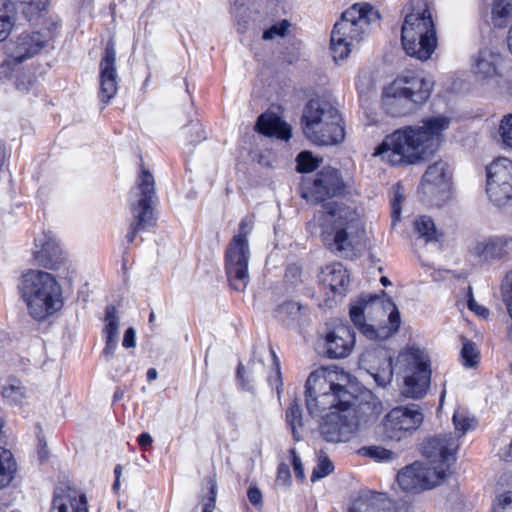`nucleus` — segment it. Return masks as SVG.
Masks as SVG:
<instances>
[{
	"label": "nucleus",
	"instance_id": "obj_19",
	"mask_svg": "<svg viewBox=\"0 0 512 512\" xmlns=\"http://www.w3.org/2000/svg\"><path fill=\"white\" fill-rule=\"evenodd\" d=\"M355 332L348 324H338L324 337V349L327 357L345 358L355 346Z\"/></svg>",
	"mask_w": 512,
	"mask_h": 512
},
{
	"label": "nucleus",
	"instance_id": "obj_11",
	"mask_svg": "<svg viewBox=\"0 0 512 512\" xmlns=\"http://www.w3.org/2000/svg\"><path fill=\"white\" fill-rule=\"evenodd\" d=\"M154 177L150 171L142 169L137 178L136 186L129 196V208L132 221L126 235L129 243L134 242L136 235L154 225L153 203L156 198Z\"/></svg>",
	"mask_w": 512,
	"mask_h": 512
},
{
	"label": "nucleus",
	"instance_id": "obj_42",
	"mask_svg": "<svg viewBox=\"0 0 512 512\" xmlns=\"http://www.w3.org/2000/svg\"><path fill=\"white\" fill-rule=\"evenodd\" d=\"M14 84L18 91L25 93L33 90L36 85V79L31 73L21 71L19 68Z\"/></svg>",
	"mask_w": 512,
	"mask_h": 512
},
{
	"label": "nucleus",
	"instance_id": "obj_29",
	"mask_svg": "<svg viewBox=\"0 0 512 512\" xmlns=\"http://www.w3.org/2000/svg\"><path fill=\"white\" fill-rule=\"evenodd\" d=\"M392 503L383 494L364 493L350 505L348 512H391Z\"/></svg>",
	"mask_w": 512,
	"mask_h": 512
},
{
	"label": "nucleus",
	"instance_id": "obj_28",
	"mask_svg": "<svg viewBox=\"0 0 512 512\" xmlns=\"http://www.w3.org/2000/svg\"><path fill=\"white\" fill-rule=\"evenodd\" d=\"M321 282L334 294L343 295L349 284V275L344 266L337 262L326 266L321 271Z\"/></svg>",
	"mask_w": 512,
	"mask_h": 512
},
{
	"label": "nucleus",
	"instance_id": "obj_9",
	"mask_svg": "<svg viewBox=\"0 0 512 512\" xmlns=\"http://www.w3.org/2000/svg\"><path fill=\"white\" fill-rule=\"evenodd\" d=\"M302 123L305 135L317 145H335L344 139L341 115L324 99H312L307 103Z\"/></svg>",
	"mask_w": 512,
	"mask_h": 512
},
{
	"label": "nucleus",
	"instance_id": "obj_3",
	"mask_svg": "<svg viewBox=\"0 0 512 512\" xmlns=\"http://www.w3.org/2000/svg\"><path fill=\"white\" fill-rule=\"evenodd\" d=\"M450 123L448 117L435 116L423 120L421 126L398 129L384 138L373 155L393 166L414 164L438 145Z\"/></svg>",
	"mask_w": 512,
	"mask_h": 512
},
{
	"label": "nucleus",
	"instance_id": "obj_31",
	"mask_svg": "<svg viewBox=\"0 0 512 512\" xmlns=\"http://www.w3.org/2000/svg\"><path fill=\"white\" fill-rule=\"evenodd\" d=\"M302 306L295 301H286L275 310V317L286 325L297 323L302 315Z\"/></svg>",
	"mask_w": 512,
	"mask_h": 512
},
{
	"label": "nucleus",
	"instance_id": "obj_22",
	"mask_svg": "<svg viewBox=\"0 0 512 512\" xmlns=\"http://www.w3.org/2000/svg\"><path fill=\"white\" fill-rule=\"evenodd\" d=\"M383 106L392 116H402L414 111L417 107L401 88V82L394 80L383 93Z\"/></svg>",
	"mask_w": 512,
	"mask_h": 512
},
{
	"label": "nucleus",
	"instance_id": "obj_34",
	"mask_svg": "<svg viewBox=\"0 0 512 512\" xmlns=\"http://www.w3.org/2000/svg\"><path fill=\"white\" fill-rule=\"evenodd\" d=\"M286 422L289 428L291 429L293 438L296 441H299L300 435L298 432V428L302 427V414L300 406L295 400L289 405L286 411Z\"/></svg>",
	"mask_w": 512,
	"mask_h": 512
},
{
	"label": "nucleus",
	"instance_id": "obj_17",
	"mask_svg": "<svg viewBox=\"0 0 512 512\" xmlns=\"http://www.w3.org/2000/svg\"><path fill=\"white\" fill-rule=\"evenodd\" d=\"M505 59L497 50L485 47L471 58V70L479 81H496L503 76Z\"/></svg>",
	"mask_w": 512,
	"mask_h": 512
},
{
	"label": "nucleus",
	"instance_id": "obj_32",
	"mask_svg": "<svg viewBox=\"0 0 512 512\" xmlns=\"http://www.w3.org/2000/svg\"><path fill=\"white\" fill-rule=\"evenodd\" d=\"M512 16V0H494L492 6V21L495 26L502 28Z\"/></svg>",
	"mask_w": 512,
	"mask_h": 512
},
{
	"label": "nucleus",
	"instance_id": "obj_53",
	"mask_svg": "<svg viewBox=\"0 0 512 512\" xmlns=\"http://www.w3.org/2000/svg\"><path fill=\"white\" fill-rule=\"evenodd\" d=\"M210 485V496L207 503L204 504L202 512H213L215 509L216 495H217V484L214 479H209Z\"/></svg>",
	"mask_w": 512,
	"mask_h": 512
},
{
	"label": "nucleus",
	"instance_id": "obj_57",
	"mask_svg": "<svg viewBox=\"0 0 512 512\" xmlns=\"http://www.w3.org/2000/svg\"><path fill=\"white\" fill-rule=\"evenodd\" d=\"M400 200H401V196L396 192L394 195V198L391 201V209H392L391 216H392L393 225H395L396 222L400 218V214H401Z\"/></svg>",
	"mask_w": 512,
	"mask_h": 512
},
{
	"label": "nucleus",
	"instance_id": "obj_30",
	"mask_svg": "<svg viewBox=\"0 0 512 512\" xmlns=\"http://www.w3.org/2000/svg\"><path fill=\"white\" fill-rule=\"evenodd\" d=\"M17 470L16 460L10 450L0 446V489L11 483Z\"/></svg>",
	"mask_w": 512,
	"mask_h": 512
},
{
	"label": "nucleus",
	"instance_id": "obj_1",
	"mask_svg": "<svg viewBox=\"0 0 512 512\" xmlns=\"http://www.w3.org/2000/svg\"><path fill=\"white\" fill-rule=\"evenodd\" d=\"M349 375L343 371L320 368L313 371L306 381V407L313 417L326 409L330 412L319 425L321 437L331 443L349 441L362 423L376 419L382 406L376 399L357 402L347 389Z\"/></svg>",
	"mask_w": 512,
	"mask_h": 512
},
{
	"label": "nucleus",
	"instance_id": "obj_38",
	"mask_svg": "<svg viewBox=\"0 0 512 512\" xmlns=\"http://www.w3.org/2000/svg\"><path fill=\"white\" fill-rule=\"evenodd\" d=\"M462 364L465 367H474L479 362L480 353L475 343L466 340L463 342V346L460 352Z\"/></svg>",
	"mask_w": 512,
	"mask_h": 512
},
{
	"label": "nucleus",
	"instance_id": "obj_2",
	"mask_svg": "<svg viewBox=\"0 0 512 512\" xmlns=\"http://www.w3.org/2000/svg\"><path fill=\"white\" fill-rule=\"evenodd\" d=\"M361 363L373 377L376 384L386 387L393 379L394 369L404 375L402 394L405 397L419 399L426 395L431 380L429 355L417 346H408L399 352L393 364L388 352L377 349L366 352L361 357Z\"/></svg>",
	"mask_w": 512,
	"mask_h": 512
},
{
	"label": "nucleus",
	"instance_id": "obj_58",
	"mask_svg": "<svg viewBox=\"0 0 512 512\" xmlns=\"http://www.w3.org/2000/svg\"><path fill=\"white\" fill-rule=\"evenodd\" d=\"M135 335H136L135 329L132 327L128 328L124 333L122 345L125 348L134 347L136 345Z\"/></svg>",
	"mask_w": 512,
	"mask_h": 512
},
{
	"label": "nucleus",
	"instance_id": "obj_10",
	"mask_svg": "<svg viewBox=\"0 0 512 512\" xmlns=\"http://www.w3.org/2000/svg\"><path fill=\"white\" fill-rule=\"evenodd\" d=\"M253 225V216L244 217L239 223L238 233L230 240L225 251V270L228 281L232 288L239 292L244 291L250 281L248 236Z\"/></svg>",
	"mask_w": 512,
	"mask_h": 512
},
{
	"label": "nucleus",
	"instance_id": "obj_37",
	"mask_svg": "<svg viewBox=\"0 0 512 512\" xmlns=\"http://www.w3.org/2000/svg\"><path fill=\"white\" fill-rule=\"evenodd\" d=\"M105 321L104 333L106 338L119 339V319L114 306L110 305L106 308Z\"/></svg>",
	"mask_w": 512,
	"mask_h": 512
},
{
	"label": "nucleus",
	"instance_id": "obj_56",
	"mask_svg": "<svg viewBox=\"0 0 512 512\" xmlns=\"http://www.w3.org/2000/svg\"><path fill=\"white\" fill-rule=\"evenodd\" d=\"M118 342L119 339L106 338L105 348L103 349V356L106 361H109L114 356Z\"/></svg>",
	"mask_w": 512,
	"mask_h": 512
},
{
	"label": "nucleus",
	"instance_id": "obj_33",
	"mask_svg": "<svg viewBox=\"0 0 512 512\" xmlns=\"http://www.w3.org/2000/svg\"><path fill=\"white\" fill-rule=\"evenodd\" d=\"M414 229L419 234V238L425 243L437 240V231L433 220L428 216H420L414 221Z\"/></svg>",
	"mask_w": 512,
	"mask_h": 512
},
{
	"label": "nucleus",
	"instance_id": "obj_47",
	"mask_svg": "<svg viewBox=\"0 0 512 512\" xmlns=\"http://www.w3.org/2000/svg\"><path fill=\"white\" fill-rule=\"evenodd\" d=\"M20 63V61L12 59L7 53V58L0 64V82L10 79L13 73H17Z\"/></svg>",
	"mask_w": 512,
	"mask_h": 512
},
{
	"label": "nucleus",
	"instance_id": "obj_46",
	"mask_svg": "<svg viewBox=\"0 0 512 512\" xmlns=\"http://www.w3.org/2000/svg\"><path fill=\"white\" fill-rule=\"evenodd\" d=\"M503 301L506 305L509 316L512 319V271L508 272L501 286Z\"/></svg>",
	"mask_w": 512,
	"mask_h": 512
},
{
	"label": "nucleus",
	"instance_id": "obj_64",
	"mask_svg": "<svg viewBox=\"0 0 512 512\" xmlns=\"http://www.w3.org/2000/svg\"><path fill=\"white\" fill-rule=\"evenodd\" d=\"M157 370L155 368H150L147 371V380L149 382L154 381L157 378Z\"/></svg>",
	"mask_w": 512,
	"mask_h": 512
},
{
	"label": "nucleus",
	"instance_id": "obj_13",
	"mask_svg": "<svg viewBox=\"0 0 512 512\" xmlns=\"http://www.w3.org/2000/svg\"><path fill=\"white\" fill-rule=\"evenodd\" d=\"M486 192L497 206L512 199V161L499 158L487 168Z\"/></svg>",
	"mask_w": 512,
	"mask_h": 512
},
{
	"label": "nucleus",
	"instance_id": "obj_61",
	"mask_svg": "<svg viewBox=\"0 0 512 512\" xmlns=\"http://www.w3.org/2000/svg\"><path fill=\"white\" fill-rule=\"evenodd\" d=\"M271 355H272V358H273V363L276 366V379H273L272 377H270L269 378V382H270L271 385H274V383L276 381L277 383L282 385L281 373H280L279 363L277 362V357H276V355L274 354L273 351H271Z\"/></svg>",
	"mask_w": 512,
	"mask_h": 512
},
{
	"label": "nucleus",
	"instance_id": "obj_12",
	"mask_svg": "<svg viewBox=\"0 0 512 512\" xmlns=\"http://www.w3.org/2000/svg\"><path fill=\"white\" fill-rule=\"evenodd\" d=\"M423 413L416 404L391 409L382 421L385 436L400 442L412 435L422 424Z\"/></svg>",
	"mask_w": 512,
	"mask_h": 512
},
{
	"label": "nucleus",
	"instance_id": "obj_50",
	"mask_svg": "<svg viewBox=\"0 0 512 512\" xmlns=\"http://www.w3.org/2000/svg\"><path fill=\"white\" fill-rule=\"evenodd\" d=\"M466 297H467L468 308L471 311H473L476 315L483 317V318H486L489 315V310L487 308L479 305L475 301V299L473 297V293H472V287H470V286L468 287Z\"/></svg>",
	"mask_w": 512,
	"mask_h": 512
},
{
	"label": "nucleus",
	"instance_id": "obj_36",
	"mask_svg": "<svg viewBox=\"0 0 512 512\" xmlns=\"http://www.w3.org/2000/svg\"><path fill=\"white\" fill-rule=\"evenodd\" d=\"M359 453L378 462H391L396 456L392 450L376 445L362 447Z\"/></svg>",
	"mask_w": 512,
	"mask_h": 512
},
{
	"label": "nucleus",
	"instance_id": "obj_63",
	"mask_svg": "<svg viewBox=\"0 0 512 512\" xmlns=\"http://www.w3.org/2000/svg\"><path fill=\"white\" fill-rule=\"evenodd\" d=\"M412 510V506L407 503V502H403L401 503L397 508H396V511L397 512H411Z\"/></svg>",
	"mask_w": 512,
	"mask_h": 512
},
{
	"label": "nucleus",
	"instance_id": "obj_48",
	"mask_svg": "<svg viewBox=\"0 0 512 512\" xmlns=\"http://www.w3.org/2000/svg\"><path fill=\"white\" fill-rule=\"evenodd\" d=\"M493 512H512V492H506L497 497Z\"/></svg>",
	"mask_w": 512,
	"mask_h": 512
},
{
	"label": "nucleus",
	"instance_id": "obj_20",
	"mask_svg": "<svg viewBox=\"0 0 512 512\" xmlns=\"http://www.w3.org/2000/svg\"><path fill=\"white\" fill-rule=\"evenodd\" d=\"M47 35L41 32H24L7 44V53L21 63L39 53L47 42Z\"/></svg>",
	"mask_w": 512,
	"mask_h": 512
},
{
	"label": "nucleus",
	"instance_id": "obj_62",
	"mask_svg": "<svg viewBox=\"0 0 512 512\" xmlns=\"http://www.w3.org/2000/svg\"><path fill=\"white\" fill-rule=\"evenodd\" d=\"M300 272H301L300 267H298L297 265L293 264V265L288 266L286 274H285V277L287 279H290V278H293V277H297L300 274Z\"/></svg>",
	"mask_w": 512,
	"mask_h": 512
},
{
	"label": "nucleus",
	"instance_id": "obj_59",
	"mask_svg": "<svg viewBox=\"0 0 512 512\" xmlns=\"http://www.w3.org/2000/svg\"><path fill=\"white\" fill-rule=\"evenodd\" d=\"M152 442H153V439L149 433H146V432L141 433L138 437V443L144 450H146L148 447H150Z\"/></svg>",
	"mask_w": 512,
	"mask_h": 512
},
{
	"label": "nucleus",
	"instance_id": "obj_15",
	"mask_svg": "<svg viewBox=\"0 0 512 512\" xmlns=\"http://www.w3.org/2000/svg\"><path fill=\"white\" fill-rule=\"evenodd\" d=\"M344 188L339 171L327 167L317 173L313 182L303 190L302 196L310 202L318 203L342 194Z\"/></svg>",
	"mask_w": 512,
	"mask_h": 512
},
{
	"label": "nucleus",
	"instance_id": "obj_60",
	"mask_svg": "<svg viewBox=\"0 0 512 512\" xmlns=\"http://www.w3.org/2000/svg\"><path fill=\"white\" fill-rule=\"evenodd\" d=\"M237 377L241 382V386L245 390H252V386L248 384V382L244 379V366L239 364L237 368Z\"/></svg>",
	"mask_w": 512,
	"mask_h": 512
},
{
	"label": "nucleus",
	"instance_id": "obj_40",
	"mask_svg": "<svg viewBox=\"0 0 512 512\" xmlns=\"http://www.w3.org/2000/svg\"><path fill=\"white\" fill-rule=\"evenodd\" d=\"M182 133L190 144L199 143L206 138L202 124L198 120H190V124L182 128Z\"/></svg>",
	"mask_w": 512,
	"mask_h": 512
},
{
	"label": "nucleus",
	"instance_id": "obj_18",
	"mask_svg": "<svg viewBox=\"0 0 512 512\" xmlns=\"http://www.w3.org/2000/svg\"><path fill=\"white\" fill-rule=\"evenodd\" d=\"M100 92L101 102L108 103L117 93L118 75L116 69L115 43L110 39L100 61Z\"/></svg>",
	"mask_w": 512,
	"mask_h": 512
},
{
	"label": "nucleus",
	"instance_id": "obj_49",
	"mask_svg": "<svg viewBox=\"0 0 512 512\" xmlns=\"http://www.w3.org/2000/svg\"><path fill=\"white\" fill-rule=\"evenodd\" d=\"M14 22L15 16L12 13H7V15L0 16V42L6 40V38L9 36Z\"/></svg>",
	"mask_w": 512,
	"mask_h": 512
},
{
	"label": "nucleus",
	"instance_id": "obj_24",
	"mask_svg": "<svg viewBox=\"0 0 512 512\" xmlns=\"http://www.w3.org/2000/svg\"><path fill=\"white\" fill-rule=\"evenodd\" d=\"M401 37L405 53L420 61H427L435 52L438 44L437 32Z\"/></svg>",
	"mask_w": 512,
	"mask_h": 512
},
{
	"label": "nucleus",
	"instance_id": "obj_52",
	"mask_svg": "<svg viewBox=\"0 0 512 512\" xmlns=\"http://www.w3.org/2000/svg\"><path fill=\"white\" fill-rule=\"evenodd\" d=\"M289 452H290V455L292 458V466H293V471H294L295 477L302 481L305 478V474H304V469L302 466L301 459L297 455L296 450L294 448L290 449Z\"/></svg>",
	"mask_w": 512,
	"mask_h": 512
},
{
	"label": "nucleus",
	"instance_id": "obj_6",
	"mask_svg": "<svg viewBox=\"0 0 512 512\" xmlns=\"http://www.w3.org/2000/svg\"><path fill=\"white\" fill-rule=\"evenodd\" d=\"M349 314L355 327L369 340L388 339L398 332L401 323L393 301L377 295H361Z\"/></svg>",
	"mask_w": 512,
	"mask_h": 512
},
{
	"label": "nucleus",
	"instance_id": "obj_51",
	"mask_svg": "<svg viewBox=\"0 0 512 512\" xmlns=\"http://www.w3.org/2000/svg\"><path fill=\"white\" fill-rule=\"evenodd\" d=\"M289 24L287 21H283L279 25H273L268 30L264 31L263 38L265 40L273 39L275 36H284Z\"/></svg>",
	"mask_w": 512,
	"mask_h": 512
},
{
	"label": "nucleus",
	"instance_id": "obj_35",
	"mask_svg": "<svg viewBox=\"0 0 512 512\" xmlns=\"http://www.w3.org/2000/svg\"><path fill=\"white\" fill-rule=\"evenodd\" d=\"M25 394V387L17 380H12L2 387V396L13 404H20Z\"/></svg>",
	"mask_w": 512,
	"mask_h": 512
},
{
	"label": "nucleus",
	"instance_id": "obj_27",
	"mask_svg": "<svg viewBox=\"0 0 512 512\" xmlns=\"http://www.w3.org/2000/svg\"><path fill=\"white\" fill-rule=\"evenodd\" d=\"M256 130L266 136L288 141L291 138V128L278 115L274 113H263L259 116Z\"/></svg>",
	"mask_w": 512,
	"mask_h": 512
},
{
	"label": "nucleus",
	"instance_id": "obj_44",
	"mask_svg": "<svg viewBox=\"0 0 512 512\" xmlns=\"http://www.w3.org/2000/svg\"><path fill=\"white\" fill-rule=\"evenodd\" d=\"M499 134L502 143L512 148V114L505 115L499 125Z\"/></svg>",
	"mask_w": 512,
	"mask_h": 512
},
{
	"label": "nucleus",
	"instance_id": "obj_21",
	"mask_svg": "<svg viewBox=\"0 0 512 512\" xmlns=\"http://www.w3.org/2000/svg\"><path fill=\"white\" fill-rule=\"evenodd\" d=\"M35 260L40 266L48 269H57L64 261L62 249L57 239L51 233H45L35 239Z\"/></svg>",
	"mask_w": 512,
	"mask_h": 512
},
{
	"label": "nucleus",
	"instance_id": "obj_54",
	"mask_svg": "<svg viewBox=\"0 0 512 512\" xmlns=\"http://www.w3.org/2000/svg\"><path fill=\"white\" fill-rule=\"evenodd\" d=\"M247 497L250 503L257 509L262 508L263 497L262 493L256 486L249 487L247 491Z\"/></svg>",
	"mask_w": 512,
	"mask_h": 512
},
{
	"label": "nucleus",
	"instance_id": "obj_5",
	"mask_svg": "<svg viewBox=\"0 0 512 512\" xmlns=\"http://www.w3.org/2000/svg\"><path fill=\"white\" fill-rule=\"evenodd\" d=\"M458 440L453 435L427 439L422 446L423 455L428 463L414 462L397 474V482L404 491L431 489L444 481L454 453L458 449Z\"/></svg>",
	"mask_w": 512,
	"mask_h": 512
},
{
	"label": "nucleus",
	"instance_id": "obj_55",
	"mask_svg": "<svg viewBox=\"0 0 512 512\" xmlns=\"http://www.w3.org/2000/svg\"><path fill=\"white\" fill-rule=\"evenodd\" d=\"M291 474L288 465L282 463L278 467L276 482L282 485L289 483Z\"/></svg>",
	"mask_w": 512,
	"mask_h": 512
},
{
	"label": "nucleus",
	"instance_id": "obj_25",
	"mask_svg": "<svg viewBox=\"0 0 512 512\" xmlns=\"http://www.w3.org/2000/svg\"><path fill=\"white\" fill-rule=\"evenodd\" d=\"M49 512H89L86 495L70 487L57 488Z\"/></svg>",
	"mask_w": 512,
	"mask_h": 512
},
{
	"label": "nucleus",
	"instance_id": "obj_39",
	"mask_svg": "<svg viewBox=\"0 0 512 512\" xmlns=\"http://www.w3.org/2000/svg\"><path fill=\"white\" fill-rule=\"evenodd\" d=\"M453 423L456 431L460 432V435L465 434L467 431L474 429L477 425V421L474 417H470L464 410L458 409L454 412Z\"/></svg>",
	"mask_w": 512,
	"mask_h": 512
},
{
	"label": "nucleus",
	"instance_id": "obj_8",
	"mask_svg": "<svg viewBox=\"0 0 512 512\" xmlns=\"http://www.w3.org/2000/svg\"><path fill=\"white\" fill-rule=\"evenodd\" d=\"M29 314L36 320H44L61 309V287L47 272L31 270L24 274L20 286Z\"/></svg>",
	"mask_w": 512,
	"mask_h": 512
},
{
	"label": "nucleus",
	"instance_id": "obj_41",
	"mask_svg": "<svg viewBox=\"0 0 512 512\" xmlns=\"http://www.w3.org/2000/svg\"><path fill=\"white\" fill-rule=\"evenodd\" d=\"M48 0H30L20 6L23 16L27 21H32L39 17L40 13L45 10Z\"/></svg>",
	"mask_w": 512,
	"mask_h": 512
},
{
	"label": "nucleus",
	"instance_id": "obj_16",
	"mask_svg": "<svg viewBox=\"0 0 512 512\" xmlns=\"http://www.w3.org/2000/svg\"><path fill=\"white\" fill-rule=\"evenodd\" d=\"M452 181L450 165L443 160H438L429 165L425 171L419 193L427 200L433 199L442 193L449 191Z\"/></svg>",
	"mask_w": 512,
	"mask_h": 512
},
{
	"label": "nucleus",
	"instance_id": "obj_45",
	"mask_svg": "<svg viewBox=\"0 0 512 512\" xmlns=\"http://www.w3.org/2000/svg\"><path fill=\"white\" fill-rule=\"evenodd\" d=\"M333 463L327 457H321L311 474V481L316 482L333 471Z\"/></svg>",
	"mask_w": 512,
	"mask_h": 512
},
{
	"label": "nucleus",
	"instance_id": "obj_43",
	"mask_svg": "<svg viewBox=\"0 0 512 512\" xmlns=\"http://www.w3.org/2000/svg\"><path fill=\"white\" fill-rule=\"evenodd\" d=\"M318 168V161L311 152L302 151L297 156V171L301 173L311 172Z\"/></svg>",
	"mask_w": 512,
	"mask_h": 512
},
{
	"label": "nucleus",
	"instance_id": "obj_4",
	"mask_svg": "<svg viewBox=\"0 0 512 512\" xmlns=\"http://www.w3.org/2000/svg\"><path fill=\"white\" fill-rule=\"evenodd\" d=\"M307 228L312 234L319 233L324 246L339 255L353 253L364 234L357 211L335 202L322 205Z\"/></svg>",
	"mask_w": 512,
	"mask_h": 512
},
{
	"label": "nucleus",
	"instance_id": "obj_26",
	"mask_svg": "<svg viewBox=\"0 0 512 512\" xmlns=\"http://www.w3.org/2000/svg\"><path fill=\"white\" fill-rule=\"evenodd\" d=\"M511 251V237H491L476 242L472 248V254L485 261L501 260Z\"/></svg>",
	"mask_w": 512,
	"mask_h": 512
},
{
	"label": "nucleus",
	"instance_id": "obj_14",
	"mask_svg": "<svg viewBox=\"0 0 512 512\" xmlns=\"http://www.w3.org/2000/svg\"><path fill=\"white\" fill-rule=\"evenodd\" d=\"M405 17L401 27V37L436 32L432 16L431 0H410L405 7Z\"/></svg>",
	"mask_w": 512,
	"mask_h": 512
},
{
	"label": "nucleus",
	"instance_id": "obj_7",
	"mask_svg": "<svg viewBox=\"0 0 512 512\" xmlns=\"http://www.w3.org/2000/svg\"><path fill=\"white\" fill-rule=\"evenodd\" d=\"M378 11L368 3H356L343 12L331 33L330 49L335 61L344 60L379 21Z\"/></svg>",
	"mask_w": 512,
	"mask_h": 512
},
{
	"label": "nucleus",
	"instance_id": "obj_23",
	"mask_svg": "<svg viewBox=\"0 0 512 512\" xmlns=\"http://www.w3.org/2000/svg\"><path fill=\"white\" fill-rule=\"evenodd\" d=\"M416 107L424 104L433 90L434 80L421 74H410L395 79Z\"/></svg>",
	"mask_w": 512,
	"mask_h": 512
}]
</instances>
